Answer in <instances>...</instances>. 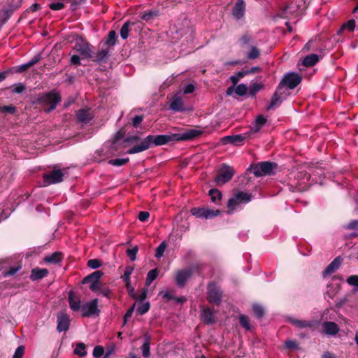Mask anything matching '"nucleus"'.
Wrapping results in <instances>:
<instances>
[{"instance_id": "obj_5", "label": "nucleus", "mask_w": 358, "mask_h": 358, "mask_svg": "<svg viewBox=\"0 0 358 358\" xmlns=\"http://www.w3.org/2000/svg\"><path fill=\"white\" fill-rule=\"evenodd\" d=\"M301 80L302 78L298 73L289 72L284 76L278 86L293 90L301 82Z\"/></svg>"}, {"instance_id": "obj_6", "label": "nucleus", "mask_w": 358, "mask_h": 358, "mask_svg": "<svg viewBox=\"0 0 358 358\" xmlns=\"http://www.w3.org/2000/svg\"><path fill=\"white\" fill-rule=\"evenodd\" d=\"M98 299H94L92 301L83 304L80 310L81 315L84 317H90L98 316L100 310L98 308Z\"/></svg>"}, {"instance_id": "obj_54", "label": "nucleus", "mask_w": 358, "mask_h": 358, "mask_svg": "<svg viewBox=\"0 0 358 358\" xmlns=\"http://www.w3.org/2000/svg\"><path fill=\"white\" fill-rule=\"evenodd\" d=\"M16 112V108L13 106H3L0 107V113H7L10 114H14Z\"/></svg>"}, {"instance_id": "obj_16", "label": "nucleus", "mask_w": 358, "mask_h": 358, "mask_svg": "<svg viewBox=\"0 0 358 358\" xmlns=\"http://www.w3.org/2000/svg\"><path fill=\"white\" fill-rule=\"evenodd\" d=\"M70 325L69 316L64 313H60L57 315V329L59 332L66 331Z\"/></svg>"}, {"instance_id": "obj_38", "label": "nucleus", "mask_w": 358, "mask_h": 358, "mask_svg": "<svg viewBox=\"0 0 358 358\" xmlns=\"http://www.w3.org/2000/svg\"><path fill=\"white\" fill-rule=\"evenodd\" d=\"M264 85L258 83H253L249 86V95L255 96L258 92L263 89Z\"/></svg>"}, {"instance_id": "obj_31", "label": "nucleus", "mask_w": 358, "mask_h": 358, "mask_svg": "<svg viewBox=\"0 0 358 358\" xmlns=\"http://www.w3.org/2000/svg\"><path fill=\"white\" fill-rule=\"evenodd\" d=\"M76 117L80 122L87 123L90 121L91 117L87 110L80 109L76 113Z\"/></svg>"}, {"instance_id": "obj_63", "label": "nucleus", "mask_w": 358, "mask_h": 358, "mask_svg": "<svg viewBox=\"0 0 358 358\" xmlns=\"http://www.w3.org/2000/svg\"><path fill=\"white\" fill-rule=\"evenodd\" d=\"M143 120V115H136L132 119V125L134 127H137Z\"/></svg>"}, {"instance_id": "obj_35", "label": "nucleus", "mask_w": 358, "mask_h": 358, "mask_svg": "<svg viewBox=\"0 0 358 358\" xmlns=\"http://www.w3.org/2000/svg\"><path fill=\"white\" fill-rule=\"evenodd\" d=\"M61 260V254L59 252H54L44 258V262L48 264H57Z\"/></svg>"}, {"instance_id": "obj_34", "label": "nucleus", "mask_w": 358, "mask_h": 358, "mask_svg": "<svg viewBox=\"0 0 358 358\" xmlns=\"http://www.w3.org/2000/svg\"><path fill=\"white\" fill-rule=\"evenodd\" d=\"M239 207H240V202L235 197V196L229 199L228 203H227L229 214H232L235 210H238L239 208Z\"/></svg>"}, {"instance_id": "obj_41", "label": "nucleus", "mask_w": 358, "mask_h": 358, "mask_svg": "<svg viewBox=\"0 0 358 358\" xmlns=\"http://www.w3.org/2000/svg\"><path fill=\"white\" fill-rule=\"evenodd\" d=\"M260 55L259 50L255 45H252L250 48V51L247 55V58L249 59H255Z\"/></svg>"}, {"instance_id": "obj_60", "label": "nucleus", "mask_w": 358, "mask_h": 358, "mask_svg": "<svg viewBox=\"0 0 358 358\" xmlns=\"http://www.w3.org/2000/svg\"><path fill=\"white\" fill-rule=\"evenodd\" d=\"M50 8L53 10H60L64 7V4L62 2H54L50 4Z\"/></svg>"}, {"instance_id": "obj_20", "label": "nucleus", "mask_w": 358, "mask_h": 358, "mask_svg": "<svg viewBox=\"0 0 358 358\" xmlns=\"http://www.w3.org/2000/svg\"><path fill=\"white\" fill-rule=\"evenodd\" d=\"M68 301L70 308L75 312L80 311L81 306V299L78 296H76L73 291L69 292Z\"/></svg>"}, {"instance_id": "obj_42", "label": "nucleus", "mask_w": 358, "mask_h": 358, "mask_svg": "<svg viewBox=\"0 0 358 358\" xmlns=\"http://www.w3.org/2000/svg\"><path fill=\"white\" fill-rule=\"evenodd\" d=\"M74 354L79 355L80 357L85 356L87 355V352L85 350V345L83 343H78L76 348L74 349Z\"/></svg>"}, {"instance_id": "obj_15", "label": "nucleus", "mask_w": 358, "mask_h": 358, "mask_svg": "<svg viewBox=\"0 0 358 358\" xmlns=\"http://www.w3.org/2000/svg\"><path fill=\"white\" fill-rule=\"evenodd\" d=\"M245 8L246 5L244 0H237L231 10L233 17L237 20L242 19L245 15Z\"/></svg>"}, {"instance_id": "obj_47", "label": "nucleus", "mask_w": 358, "mask_h": 358, "mask_svg": "<svg viewBox=\"0 0 358 358\" xmlns=\"http://www.w3.org/2000/svg\"><path fill=\"white\" fill-rule=\"evenodd\" d=\"M150 308V305L149 302L141 303L137 308V312L140 315H144L149 310Z\"/></svg>"}, {"instance_id": "obj_58", "label": "nucleus", "mask_w": 358, "mask_h": 358, "mask_svg": "<svg viewBox=\"0 0 358 358\" xmlns=\"http://www.w3.org/2000/svg\"><path fill=\"white\" fill-rule=\"evenodd\" d=\"M347 282L352 286L358 287V275H350L347 278Z\"/></svg>"}, {"instance_id": "obj_24", "label": "nucleus", "mask_w": 358, "mask_h": 358, "mask_svg": "<svg viewBox=\"0 0 358 358\" xmlns=\"http://www.w3.org/2000/svg\"><path fill=\"white\" fill-rule=\"evenodd\" d=\"M103 275V273L101 271H96L85 277L82 280V284L85 285L98 282Z\"/></svg>"}, {"instance_id": "obj_7", "label": "nucleus", "mask_w": 358, "mask_h": 358, "mask_svg": "<svg viewBox=\"0 0 358 358\" xmlns=\"http://www.w3.org/2000/svg\"><path fill=\"white\" fill-rule=\"evenodd\" d=\"M191 213L197 218L211 219L219 215L220 210L207 208H192Z\"/></svg>"}, {"instance_id": "obj_32", "label": "nucleus", "mask_w": 358, "mask_h": 358, "mask_svg": "<svg viewBox=\"0 0 358 358\" xmlns=\"http://www.w3.org/2000/svg\"><path fill=\"white\" fill-rule=\"evenodd\" d=\"M208 194L210 197V201L215 204H219L221 201L222 194L217 189H210L209 190Z\"/></svg>"}, {"instance_id": "obj_45", "label": "nucleus", "mask_w": 358, "mask_h": 358, "mask_svg": "<svg viewBox=\"0 0 358 358\" xmlns=\"http://www.w3.org/2000/svg\"><path fill=\"white\" fill-rule=\"evenodd\" d=\"M129 159L122 158V159H114L108 161V164L115 166H121L124 165L129 162Z\"/></svg>"}, {"instance_id": "obj_8", "label": "nucleus", "mask_w": 358, "mask_h": 358, "mask_svg": "<svg viewBox=\"0 0 358 358\" xmlns=\"http://www.w3.org/2000/svg\"><path fill=\"white\" fill-rule=\"evenodd\" d=\"M64 173L60 169H54L50 173L43 174V185L56 184L63 180Z\"/></svg>"}, {"instance_id": "obj_3", "label": "nucleus", "mask_w": 358, "mask_h": 358, "mask_svg": "<svg viewBox=\"0 0 358 358\" xmlns=\"http://www.w3.org/2000/svg\"><path fill=\"white\" fill-rule=\"evenodd\" d=\"M223 291L220 286L214 281L207 285L206 299L210 303L220 305L222 301Z\"/></svg>"}, {"instance_id": "obj_53", "label": "nucleus", "mask_w": 358, "mask_h": 358, "mask_svg": "<svg viewBox=\"0 0 358 358\" xmlns=\"http://www.w3.org/2000/svg\"><path fill=\"white\" fill-rule=\"evenodd\" d=\"M138 249L137 246L127 250V255L131 261H134L136 259V254L138 252Z\"/></svg>"}, {"instance_id": "obj_30", "label": "nucleus", "mask_w": 358, "mask_h": 358, "mask_svg": "<svg viewBox=\"0 0 358 358\" xmlns=\"http://www.w3.org/2000/svg\"><path fill=\"white\" fill-rule=\"evenodd\" d=\"M318 61L319 56L317 54H310L304 58L303 64L306 67H310L315 65Z\"/></svg>"}, {"instance_id": "obj_48", "label": "nucleus", "mask_w": 358, "mask_h": 358, "mask_svg": "<svg viewBox=\"0 0 358 358\" xmlns=\"http://www.w3.org/2000/svg\"><path fill=\"white\" fill-rule=\"evenodd\" d=\"M11 88H12L11 92L13 93H15V94H21L26 89L25 85L23 83H18L14 84L11 87Z\"/></svg>"}, {"instance_id": "obj_12", "label": "nucleus", "mask_w": 358, "mask_h": 358, "mask_svg": "<svg viewBox=\"0 0 358 358\" xmlns=\"http://www.w3.org/2000/svg\"><path fill=\"white\" fill-rule=\"evenodd\" d=\"M276 167L275 163L270 162H263L259 163L255 169V174L257 176L264 175H271L273 173V169Z\"/></svg>"}, {"instance_id": "obj_37", "label": "nucleus", "mask_w": 358, "mask_h": 358, "mask_svg": "<svg viewBox=\"0 0 358 358\" xmlns=\"http://www.w3.org/2000/svg\"><path fill=\"white\" fill-rule=\"evenodd\" d=\"M158 273H159L157 268L150 270L147 274L145 285L147 286H150L151 283L157 278Z\"/></svg>"}, {"instance_id": "obj_14", "label": "nucleus", "mask_w": 358, "mask_h": 358, "mask_svg": "<svg viewBox=\"0 0 358 358\" xmlns=\"http://www.w3.org/2000/svg\"><path fill=\"white\" fill-rule=\"evenodd\" d=\"M200 129H189L182 133L176 134L177 141H185L193 140L202 134Z\"/></svg>"}, {"instance_id": "obj_25", "label": "nucleus", "mask_w": 358, "mask_h": 358, "mask_svg": "<svg viewBox=\"0 0 358 358\" xmlns=\"http://www.w3.org/2000/svg\"><path fill=\"white\" fill-rule=\"evenodd\" d=\"M41 59V55L37 54L31 60H29L28 62L24 63L19 66H17L16 69L17 73H22L27 70L29 68L34 66L35 64H36L39 60Z\"/></svg>"}, {"instance_id": "obj_22", "label": "nucleus", "mask_w": 358, "mask_h": 358, "mask_svg": "<svg viewBox=\"0 0 358 358\" xmlns=\"http://www.w3.org/2000/svg\"><path fill=\"white\" fill-rule=\"evenodd\" d=\"M245 137L242 134H236L231 136H226L222 138V142L223 144H232L234 145H238L239 144H242L245 141Z\"/></svg>"}, {"instance_id": "obj_1", "label": "nucleus", "mask_w": 358, "mask_h": 358, "mask_svg": "<svg viewBox=\"0 0 358 358\" xmlns=\"http://www.w3.org/2000/svg\"><path fill=\"white\" fill-rule=\"evenodd\" d=\"M173 141H177L176 134L149 135L143 139H141L138 136H132L127 138L125 142L136 144L129 149L127 153H138L147 150L153 145H162Z\"/></svg>"}, {"instance_id": "obj_61", "label": "nucleus", "mask_w": 358, "mask_h": 358, "mask_svg": "<svg viewBox=\"0 0 358 358\" xmlns=\"http://www.w3.org/2000/svg\"><path fill=\"white\" fill-rule=\"evenodd\" d=\"M345 229L350 230H358V220L350 221L346 226Z\"/></svg>"}, {"instance_id": "obj_36", "label": "nucleus", "mask_w": 358, "mask_h": 358, "mask_svg": "<svg viewBox=\"0 0 358 358\" xmlns=\"http://www.w3.org/2000/svg\"><path fill=\"white\" fill-rule=\"evenodd\" d=\"M117 40V34L116 32L113 30L109 31L108 36L104 41L105 45L109 47H113L116 43Z\"/></svg>"}, {"instance_id": "obj_9", "label": "nucleus", "mask_w": 358, "mask_h": 358, "mask_svg": "<svg viewBox=\"0 0 358 358\" xmlns=\"http://www.w3.org/2000/svg\"><path fill=\"white\" fill-rule=\"evenodd\" d=\"M234 174V171L233 169L226 164L222 165L221 167L219 173L215 178V181L217 184H225L228 181H229Z\"/></svg>"}, {"instance_id": "obj_57", "label": "nucleus", "mask_w": 358, "mask_h": 358, "mask_svg": "<svg viewBox=\"0 0 358 358\" xmlns=\"http://www.w3.org/2000/svg\"><path fill=\"white\" fill-rule=\"evenodd\" d=\"M87 266L92 269H96L101 266V263L99 260L96 259H92L88 261Z\"/></svg>"}, {"instance_id": "obj_10", "label": "nucleus", "mask_w": 358, "mask_h": 358, "mask_svg": "<svg viewBox=\"0 0 358 358\" xmlns=\"http://www.w3.org/2000/svg\"><path fill=\"white\" fill-rule=\"evenodd\" d=\"M74 49L84 58H92L91 45L83 38L76 40Z\"/></svg>"}, {"instance_id": "obj_17", "label": "nucleus", "mask_w": 358, "mask_h": 358, "mask_svg": "<svg viewBox=\"0 0 358 358\" xmlns=\"http://www.w3.org/2000/svg\"><path fill=\"white\" fill-rule=\"evenodd\" d=\"M3 265L0 268V270H3L1 272V275L3 277H8L14 275L17 271H19L22 268V265L20 264H17L15 266H10L8 265V262L5 260L2 261Z\"/></svg>"}, {"instance_id": "obj_19", "label": "nucleus", "mask_w": 358, "mask_h": 358, "mask_svg": "<svg viewBox=\"0 0 358 358\" xmlns=\"http://www.w3.org/2000/svg\"><path fill=\"white\" fill-rule=\"evenodd\" d=\"M343 258L340 256L336 257L324 270L322 275L324 278L334 273L341 265Z\"/></svg>"}, {"instance_id": "obj_46", "label": "nucleus", "mask_w": 358, "mask_h": 358, "mask_svg": "<svg viewBox=\"0 0 358 358\" xmlns=\"http://www.w3.org/2000/svg\"><path fill=\"white\" fill-rule=\"evenodd\" d=\"M252 310L255 316L257 318L261 319L264 316V310L262 306L258 304H254L252 306Z\"/></svg>"}, {"instance_id": "obj_56", "label": "nucleus", "mask_w": 358, "mask_h": 358, "mask_svg": "<svg viewBox=\"0 0 358 358\" xmlns=\"http://www.w3.org/2000/svg\"><path fill=\"white\" fill-rule=\"evenodd\" d=\"M147 292H148L147 289H143V290H141V292L138 295L133 294L132 297L139 301H143L147 296Z\"/></svg>"}, {"instance_id": "obj_11", "label": "nucleus", "mask_w": 358, "mask_h": 358, "mask_svg": "<svg viewBox=\"0 0 358 358\" xmlns=\"http://www.w3.org/2000/svg\"><path fill=\"white\" fill-rule=\"evenodd\" d=\"M285 94L284 89L281 86H278L271 98V103L266 106V110H269L276 106H279L286 98V95H284Z\"/></svg>"}, {"instance_id": "obj_4", "label": "nucleus", "mask_w": 358, "mask_h": 358, "mask_svg": "<svg viewBox=\"0 0 358 358\" xmlns=\"http://www.w3.org/2000/svg\"><path fill=\"white\" fill-rule=\"evenodd\" d=\"M118 143V139L116 137L115 140L112 143H106L102 147L95 152L94 158L100 162L106 158L113 155L117 150L116 145Z\"/></svg>"}, {"instance_id": "obj_40", "label": "nucleus", "mask_w": 358, "mask_h": 358, "mask_svg": "<svg viewBox=\"0 0 358 358\" xmlns=\"http://www.w3.org/2000/svg\"><path fill=\"white\" fill-rule=\"evenodd\" d=\"M356 27V22L355 20L352 19L348 20L347 22L344 23L343 26L341 27L338 32H341L343 30H348V31L351 32L354 31L355 28Z\"/></svg>"}, {"instance_id": "obj_2", "label": "nucleus", "mask_w": 358, "mask_h": 358, "mask_svg": "<svg viewBox=\"0 0 358 358\" xmlns=\"http://www.w3.org/2000/svg\"><path fill=\"white\" fill-rule=\"evenodd\" d=\"M61 101L59 94L55 90L38 94L34 98L33 103L39 104L45 108L46 113H50L55 110L57 104Z\"/></svg>"}, {"instance_id": "obj_64", "label": "nucleus", "mask_w": 358, "mask_h": 358, "mask_svg": "<svg viewBox=\"0 0 358 358\" xmlns=\"http://www.w3.org/2000/svg\"><path fill=\"white\" fill-rule=\"evenodd\" d=\"M285 346L287 349H296L298 348V345L295 341L289 340L285 343Z\"/></svg>"}, {"instance_id": "obj_21", "label": "nucleus", "mask_w": 358, "mask_h": 358, "mask_svg": "<svg viewBox=\"0 0 358 358\" xmlns=\"http://www.w3.org/2000/svg\"><path fill=\"white\" fill-rule=\"evenodd\" d=\"M323 332L328 336H336L340 328L338 325L334 322H324L322 324Z\"/></svg>"}, {"instance_id": "obj_33", "label": "nucleus", "mask_w": 358, "mask_h": 358, "mask_svg": "<svg viewBox=\"0 0 358 358\" xmlns=\"http://www.w3.org/2000/svg\"><path fill=\"white\" fill-rule=\"evenodd\" d=\"M110 50L107 49H101L96 52L93 60L99 63L106 61L109 55Z\"/></svg>"}, {"instance_id": "obj_43", "label": "nucleus", "mask_w": 358, "mask_h": 358, "mask_svg": "<svg viewBox=\"0 0 358 358\" xmlns=\"http://www.w3.org/2000/svg\"><path fill=\"white\" fill-rule=\"evenodd\" d=\"M239 322L241 325L246 330H250L251 327L250 324V320L248 316L245 315H239Z\"/></svg>"}, {"instance_id": "obj_13", "label": "nucleus", "mask_w": 358, "mask_h": 358, "mask_svg": "<svg viewBox=\"0 0 358 358\" xmlns=\"http://www.w3.org/2000/svg\"><path fill=\"white\" fill-rule=\"evenodd\" d=\"M192 275L190 268L178 270L176 273V282L180 287H183Z\"/></svg>"}, {"instance_id": "obj_28", "label": "nucleus", "mask_w": 358, "mask_h": 358, "mask_svg": "<svg viewBox=\"0 0 358 358\" xmlns=\"http://www.w3.org/2000/svg\"><path fill=\"white\" fill-rule=\"evenodd\" d=\"M289 322L298 328L303 329L306 327H313L315 325L314 321L299 320L294 318L289 319Z\"/></svg>"}, {"instance_id": "obj_23", "label": "nucleus", "mask_w": 358, "mask_h": 358, "mask_svg": "<svg viewBox=\"0 0 358 358\" xmlns=\"http://www.w3.org/2000/svg\"><path fill=\"white\" fill-rule=\"evenodd\" d=\"M49 271L47 268H35L31 270L30 279L32 281L39 280L45 278Z\"/></svg>"}, {"instance_id": "obj_62", "label": "nucleus", "mask_w": 358, "mask_h": 358, "mask_svg": "<svg viewBox=\"0 0 358 358\" xmlns=\"http://www.w3.org/2000/svg\"><path fill=\"white\" fill-rule=\"evenodd\" d=\"M173 291H166V292H161L159 293L160 295H162V298L163 299H166L167 301H169V300H173L174 299V296L173 294Z\"/></svg>"}, {"instance_id": "obj_51", "label": "nucleus", "mask_w": 358, "mask_h": 358, "mask_svg": "<svg viewBox=\"0 0 358 358\" xmlns=\"http://www.w3.org/2000/svg\"><path fill=\"white\" fill-rule=\"evenodd\" d=\"M158 15L157 11L155 10H149L145 13H144L142 16L141 19L145 21H149L151 19H152L154 17L157 16Z\"/></svg>"}, {"instance_id": "obj_55", "label": "nucleus", "mask_w": 358, "mask_h": 358, "mask_svg": "<svg viewBox=\"0 0 358 358\" xmlns=\"http://www.w3.org/2000/svg\"><path fill=\"white\" fill-rule=\"evenodd\" d=\"M104 353V349L101 345H96L93 350V356L95 358H100Z\"/></svg>"}, {"instance_id": "obj_59", "label": "nucleus", "mask_w": 358, "mask_h": 358, "mask_svg": "<svg viewBox=\"0 0 358 358\" xmlns=\"http://www.w3.org/2000/svg\"><path fill=\"white\" fill-rule=\"evenodd\" d=\"M24 352V348L22 345H20L15 350L13 358H22Z\"/></svg>"}, {"instance_id": "obj_49", "label": "nucleus", "mask_w": 358, "mask_h": 358, "mask_svg": "<svg viewBox=\"0 0 358 358\" xmlns=\"http://www.w3.org/2000/svg\"><path fill=\"white\" fill-rule=\"evenodd\" d=\"M247 91L248 87L243 83L239 84L235 88V93L240 96H244L247 93Z\"/></svg>"}, {"instance_id": "obj_26", "label": "nucleus", "mask_w": 358, "mask_h": 358, "mask_svg": "<svg viewBox=\"0 0 358 358\" xmlns=\"http://www.w3.org/2000/svg\"><path fill=\"white\" fill-rule=\"evenodd\" d=\"M170 108L176 112H181L184 110L183 101L181 97L176 95L173 97L171 103Z\"/></svg>"}, {"instance_id": "obj_27", "label": "nucleus", "mask_w": 358, "mask_h": 358, "mask_svg": "<svg viewBox=\"0 0 358 358\" xmlns=\"http://www.w3.org/2000/svg\"><path fill=\"white\" fill-rule=\"evenodd\" d=\"M150 336L148 334L144 336V342L141 346L142 355L145 358L150 357Z\"/></svg>"}, {"instance_id": "obj_18", "label": "nucleus", "mask_w": 358, "mask_h": 358, "mask_svg": "<svg viewBox=\"0 0 358 358\" xmlns=\"http://www.w3.org/2000/svg\"><path fill=\"white\" fill-rule=\"evenodd\" d=\"M201 319L207 324H213L215 322V311L208 308L203 307L201 310Z\"/></svg>"}, {"instance_id": "obj_44", "label": "nucleus", "mask_w": 358, "mask_h": 358, "mask_svg": "<svg viewBox=\"0 0 358 358\" xmlns=\"http://www.w3.org/2000/svg\"><path fill=\"white\" fill-rule=\"evenodd\" d=\"M134 271V268L131 266L126 267L124 270V273L123 275L122 276V278L123 281L127 284V286H129L130 283V275Z\"/></svg>"}, {"instance_id": "obj_50", "label": "nucleus", "mask_w": 358, "mask_h": 358, "mask_svg": "<svg viewBox=\"0 0 358 358\" xmlns=\"http://www.w3.org/2000/svg\"><path fill=\"white\" fill-rule=\"evenodd\" d=\"M129 25L130 23L127 21L122 27L120 29V36L122 39H126L128 38Z\"/></svg>"}, {"instance_id": "obj_29", "label": "nucleus", "mask_w": 358, "mask_h": 358, "mask_svg": "<svg viewBox=\"0 0 358 358\" xmlns=\"http://www.w3.org/2000/svg\"><path fill=\"white\" fill-rule=\"evenodd\" d=\"M254 42V37L249 33H245L239 38L238 43L241 48L252 44Z\"/></svg>"}, {"instance_id": "obj_39", "label": "nucleus", "mask_w": 358, "mask_h": 358, "mask_svg": "<svg viewBox=\"0 0 358 358\" xmlns=\"http://www.w3.org/2000/svg\"><path fill=\"white\" fill-rule=\"evenodd\" d=\"M234 196L239 201L240 203L242 202L244 203H247L250 202L251 201V198H252L251 194L243 192H238Z\"/></svg>"}, {"instance_id": "obj_52", "label": "nucleus", "mask_w": 358, "mask_h": 358, "mask_svg": "<svg viewBox=\"0 0 358 358\" xmlns=\"http://www.w3.org/2000/svg\"><path fill=\"white\" fill-rule=\"evenodd\" d=\"M166 248V245L165 242L164 241L157 248L156 252H155V257L157 258H161L164 255Z\"/></svg>"}]
</instances>
